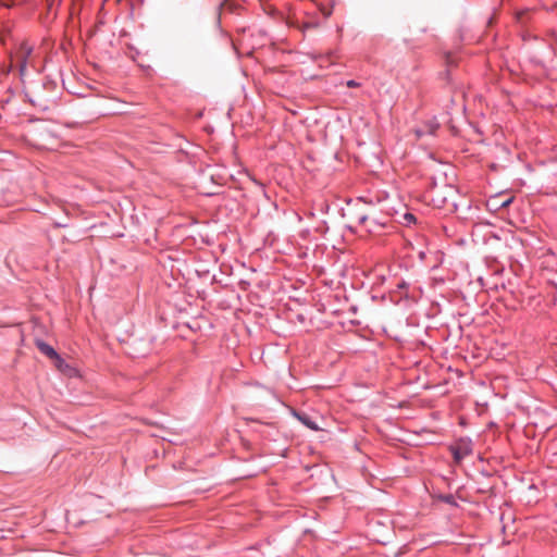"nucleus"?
<instances>
[{
  "instance_id": "nucleus-6",
  "label": "nucleus",
  "mask_w": 557,
  "mask_h": 557,
  "mask_svg": "<svg viewBox=\"0 0 557 557\" xmlns=\"http://www.w3.org/2000/svg\"><path fill=\"white\" fill-rule=\"evenodd\" d=\"M451 453H453L454 459L457 462H459V461H461L465 458V456L469 453V450L461 449V448H458V447H451Z\"/></svg>"
},
{
  "instance_id": "nucleus-11",
  "label": "nucleus",
  "mask_w": 557,
  "mask_h": 557,
  "mask_svg": "<svg viewBox=\"0 0 557 557\" xmlns=\"http://www.w3.org/2000/svg\"><path fill=\"white\" fill-rule=\"evenodd\" d=\"M416 135H417V137L420 138L424 135H428V133H426V129H424V127L422 126V127L416 129Z\"/></svg>"
},
{
  "instance_id": "nucleus-12",
  "label": "nucleus",
  "mask_w": 557,
  "mask_h": 557,
  "mask_svg": "<svg viewBox=\"0 0 557 557\" xmlns=\"http://www.w3.org/2000/svg\"><path fill=\"white\" fill-rule=\"evenodd\" d=\"M368 216L366 214L358 215V222L363 224L367 221Z\"/></svg>"
},
{
  "instance_id": "nucleus-9",
  "label": "nucleus",
  "mask_w": 557,
  "mask_h": 557,
  "mask_svg": "<svg viewBox=\"0 0 557 557\" xmlns=\"http://www.w3.org/2000/svg\"><path fill=\"white\" fill-rule=\"evenodd\" d=\"M12 71V64L9 65H1L0 66V73L2 75H8Z\"/></svg>"
},
{
  "instance_id": "nucleus-15",
  "label": "nucleus",
  "mask_w": 557,
  "mask_h": 557,
  "mask_svg": "<svg viewBox=\"0 0 557 557\" xmlns=\"http://www.w3.org/2000/svg\"><path fill=\"white\" fill-rule=\"evenodd\" d=\"M408 286V284L406 282H401L398 287L399 288H406Z\"/></svg>"
},
{
  "instance_id": "nucleus-14",
  "label": "nucleus",
  "mask_w": 557,
  "mask_h": 557,
  "mask_svg": "<svg viewBox=\"0 0 557 557\" xmlns=\"http://www.w3.org/2000/svg\"><path fill=\"white\" fill-rule=\"evenodd\" d=\"M418 257H419V259H420L421 261H423V260L425 259V257H426L425 251H423V250L419 251Z\"/></svg>"
},
{
  "instance_id": "nucleus-10",
  "label": "nucleus",
  "mask_w": 557,
  "mask_h": 557,
  "mask_svg": "<svg viewBox=\"0 0 557 557\" xmlns=\"http://www.w3.org/2000/svg\"><path fill=\"white\" fill-rule=\"evenodd\" d=\"M346 86L349 88H356L360 86V83L355 79H349L346 82Z\"/></svg>"
},
{
  "instance_id": "nucleus-3",
  "label": "nucleus",
  "mask_w": 557,
  "mask_h": 557,
  "mask_svg": "<svg viewBox=\"0 0 557 557\" xmlns=\"http://www.w3.org/2000/svg\"><path fill=\"white\" fill-rule=\"evenodd\" d=\"M22 49H23V57H22L21 61L18 62V71H20L21 76H23L25 74L26 66H27V57L32 53V48L22 47Z\"/></svg>"
},
{
  "instance_id": "nucleus-8",
  "label": "nucleus",
  "mask_w": 557,
  "mask_h": 557,
  "mask_svg": "<svg viewBox=\"0 0 557 557\" xmlns=\"http://www.w3.org/2000/svg\"><path fill=\"white\" fill-rule=\"evenodd\" d=\"M403 223L406 225V226H410L412 224H416L417 223V218L413 213L411 212H406L404 215H403Z\"/></svg>"
},
{
  "instance_id": "nucleus-2",
  "label": "nucleus",
  "mask_w": 557,
  "mask_h": 557,
  "mask_svg": "<svg viewBox=\"0 0 557 557\" xmlns=\"http://www.w3.org/2000/svg\"><path fill=\"white\" fill-rule=\"evenodd\" d=\"M295 416L308 429H310L312 431L320 430L318 423L310 416H308L306 413H297V412H295Z\"/></svg>"
},
{
  "instance_id": "nucleus-13",
  "label": "nucleus",
  "mask_w": 557,
  "mask_h": 557,
  "mask_svg": "<svg viewBox=\"0 0 557 557\" xmlns=\"http://www.w3.org/2000/svg\"><path fill=\"white\" fill-rule=\"evenodd\" d=\"M511 201H512V199H511V198H509V199H507V200H504V201L499 205V207H500V208H506V207H508V206H509V203H510Z\"/></svg>"
},
{
  "instance_id": "nucleus-5",
  "label": "nucleus",
  "mask_w": 557,
  "mask_h": 557,
  "mask_svg": "<svg viewBox=\"0 0 557 557\" xmlns=\"http://www.w3.org/2000/svg\"><path fill=\"white\" fill-rule=\"evenodd\" d=\"M424 129H426L428 135H434L440 127V124L436 122V120L429 121L423 125Z\"/></svg>"
},
{
  "instance_id": "nucleus-7",
  "label": "nucleus",
  "mask_w": 557,
  "mask_h": 557,
  "mask_svg": "<svg viewBox=\"0 0 557 557\" xmlns=\"http://www.w3.org/2000/svg\"><path fill=\"white\" fill-rule=\"evenodd\" d=\"M440 499L447 505H450L453 507H458L456 497L453 494L440 495Z\"/></svg>"
},
{
  "instance_id": "nucleus-1",
  "label": "nucleus",
  "mask_w": 557,
  "mask_h": 557,
  "mask_svg": "<svg viewBox=\"0 0 557 557\" xmlns=\"http://www.w3.org/2000/svg\"><path fill=\"white\" fill-rule=\"evenodd\" d=\"M36 346L37 348L39 349V351L41 354H44L45 356L49 357L50 359H54L58 361V366L60 367L61 363L64 361L60 355L57 352V350L51 346L49 345L48 343H46L45 341H41V339H37L36 341Z\"/></svg>"
},
{
  "instance_id": "nucleus-4",
  "label": "nucleus",
  "mask_w": 557,
  "mask_h": 557,
  "mask_svg": "<svg viewBox=\"0 0 557 557\" xmlns=\"http://www.w3.org/2000/svg\"><path fill=\"white\" fill-rule=\"evenodd\" d=\"M139 343L143 347H141V349L136 350V352L134 354V357H144L150 351L151 339H149V341L140 339Z\"/></svg>"
}]
</instances>
